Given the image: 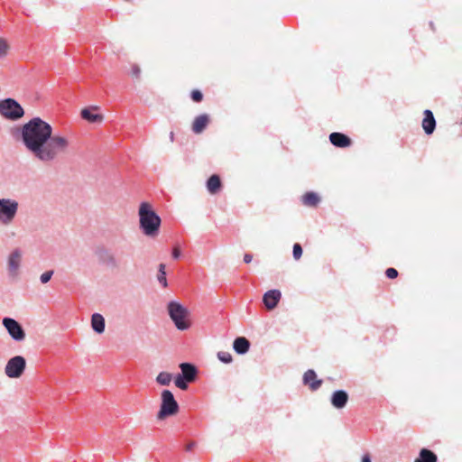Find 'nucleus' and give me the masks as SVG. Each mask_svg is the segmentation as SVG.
<instances>
[{"mask_svg":"<svg viewBox=\"0 0 462 462\" xmlns=\"http://www.w3.org/2000/svg\"><path fill=\"white\" fill-rule=\"evenodd\" d=\"M22 143L34 159L51 163L67 152L69 142L59 134H53L52 126L41 117H33L19 129Z\"/></svg>","mask_w":462,"mask_h":462,"instance_id":"1","label":"nucleus"},{"mask_svg":"<svg viewBox=\"0 0 462 462\" xmlns=\"http://www.w3.org/2000/svg\"><path fill=\"white\" fill-rule=\"evenodd\" d=\"M167 311L178 330H188L191 327L190 311L180 302L170 301Z\"/></svg>","mask_w":462,"mask_h":462,"instance_id":"2","label":"nucleus"},{"mask_svg":"<svg viewBox=\"0 0 462 462\" xmlns=\"http://www.w3.org/2000/svg\"><path fill=\"white\" fill-rule=\"evenodd\" d=\"M19 202L11 198H0V224L10 226L15 220L19 211Z\"/></svg>","mask_w":462,"mask_h":462,"instance_id":"3","label":"nucleus"},{"mask_svg":"<svg viewBox=\"0 0 462 462\" xmlns=\"http://www.w3.org/2000/svg\"><path fill=\"white\" fill-rule=\"evenodd\" d=\"M179 412V404L176 402L172 393L169 390H163L162 393V403L157 418L164 420L167 417L174 416Z\"/></svg>","mask_w":462,"mask_h":462,"instance_id":"4","label":"nucleus"},{"mask_svg":"<svg viewBox=\"0 0 462 462\" xmlns=\"http://www.w3.org/2000/svg\"><path fill=\"white\" fill-rule=\"evenodd\" d=\"M0 115L8 120L16 121L23 116L24 110L16 100L5 98L0 101Z\"/></svg>","mask_w":462,"mask_h":462,"instance_id":"5","label":"nucleus"},{"mask_svg":"<svg viewBox=\"0 0 462 462\" xmlns=\"http://www.w3.org/2000/svg\"><path fill=\"white\" fill-rule=\"evenodd\" d=\"M26 360L22 356L10 358L5 367V373L9 378H19L24 372Z\"/></svg>","mask_w":462,"mask_h":462,"instance_id":"6","label":"nucleus"},{"mask_svg":"<svg viewBox=\"0 0 462 462\" xmlns=\"http://www.w3.org/2000/svg\"><path fill=\"white\" fill-rule=\"evenodd\" d=\"M23 252L19 248L14 249L7 257V273L9 278L16 279L20 274Z\"/></svg>","mask_w":462,"mask_h":462,"instance_id":"7","label":"nucleus"},{"mask_svg":"<svg viewBox=\"0 0 462 462\" xmlns=\"http://www.w3.org/2000/svg\"><path fill=\"white\" fill-rule=\"evenodd\" d=\"M161 222L160 217L146 203V236L155 238L159 234Z\"/></svg>","mask_w":462,"mask_h":462,"instance_id":"8","label":"nucleus"},{"mask_svg":"<svg viewBox=\"0 0 462 462\" xmlns=\"http://www.w3.org/2000/svg\"><path fill=\"white\" fill-rule=\"evenodd\" d=\"M3 326L14 341L21 342L24 340L26 337L25 331L17 320L8 317L4 318Z\"/></svg>","mask_w":462,"mask_h":462,"instance_id":"9","label":"nucleus"},{"mask_svg":"<svg viewBox=\"0 0 462 462\" xmlns=\"http://www.w3.org/2000/svg\"><path fill=\"white\" fill-rule=\"evenodd\" d=\"M281 298L282 293L279 290H270L263 294V301L265 308L272 310L276 308Z\"/></svg>","mask_w":462,"mask_h":462,"instance_id":"10","label":"nucleus"},{"mask_svg":"<svg viewBox=\"0 0 462 462\" xmlns=\"http://www.w3.org/2000/svg\"><path fill=\"white\" fill-rule=\"evenodd\" d=\"M95 255L98 258L100 262L106 265H115L116 260L109 249L103 245L97 246L95 248Z\"/></svg>","mask_w":462,"mask_h":462,"instance_id":"11","label":"nucleus"},{"mask_svg":"<svg viewBox=\"0 0 462 462\" xmlns=\"http://www.w3.org/2000/svg\"><path fill=\"white\" fill-rule=\"evenodd\" d=\"M303 383L308 385L311 391H316L321 386L322 380L318 379L314 370L309 369L303 374Z\"/></svg>","mask_w":462,"mask_h":462,"instance_id":"12","label":"nucleus"},{"mask_svg":"<svg viewBox=\"0 0 462 462\" xmlns=\"http://www.w3.org/2000/svg\"><path fill=\"white\" fill-rule=\"evenodd\" d=\"M98 109H99L98 106L86 107L81 110V113H80L81 117L89 123L100 124L103 121L104 116L101 114H94L93 113L94 110H98Z\"/></svg>","mask_w":462,"mask_h":462,"instance_id":"13","label":"nucleus"},{"mask_svg":"<svg viewBox=\"0 0 462 462\" xmlns=\"http://www.w3.org/2000/svg\"><path fill=\"white\" fill-rule=\"evenodd\" d=\"M348 402V394L343 390L335 391L331 396V404L336 409H343Z\"/></svg>","mask_w":462,"mask_h":462,"instance_id":"14","label":"nucleus"},{"mask_svg":"<svg viewBox=\"0 0 462 462\" xmlns=\"http://www.w3.org/2000/svg\"><path fill=\"white\" fill-rule=\"evenodd\" d=\"M423 116L424 117L421 124L422 128L427 134H431L436 127V120L434 118L433 113L430 110L426 109L423 112Z\"/></svg>","mask_w":462,"mask_h":462,"instance_id":"15","label":"nucleus"},{"mask_svg":"<svg viewBox=\"0 0 462 462\" xmlns=\"http://www.w3.org/2000/svg\"><path fill=\"white\" fill-rule=\"evenodd\" d=\"M329 141L337 147L346 148L351 144V139L341 133H332L329 134Z\"/></svg>","mask_w":462,"mask_h":462,"instance_id":"16","label":"nucleus"},{"mask_svg":"<svg viewBox=\"0 0 462 462\" xmlns=\"http://www.w3.org/2000/svg\"><path fill=\"white\" fill-rule=\"evenodd\" d=\"M91 328L97 334H102L106 328L105 318L99 313H94L91 316Z\"/></svg>","mask_w":462,"mask_h":462,"instance_id":"17","label":"nucleus"},{"mask_svg":"<svg viewBox=\"0 0 462 462\" xmlns=\"http://www.w3.org/2000/svg\"><path fill=\"white\" fill-rule=\"evenodd\" d=\"M208 123L209 117L208 115H199L194 119L191 129L195 134H200L205 130Z\"/></svg>","mask_w":462,"mask_h":462,"instance_id":"18","label":"nucleus"},{"mask_svg":"<svg viewBox=\"0 0 462 462\" xmlns=\"http://www.w3.org/2000/svg\"><path fill=\"white\" fill-rule=\"evenodd\" d=\"M181 369V376L186 379L187 382H193L196 378L197 370L196 367L189 363H182L180 365Z\"/></svg>","mask_w":462,"mask_h":462,"instance_id":"19","label":"nucleus"},{"mask_svg":"<svg viewBox=\"0 0 462 462\" xmlns=\"http://www.w3.org/2000/svg\"><path fill=\"white\" fill-rule=\"evenodd\" d=\"M233 347L237 354H245L249 350L250 343L243 337L235 339Z\"/></svg>","mask_w":462,"mask_h":462,"instance_id":"20","label":"nucleus"},{"mask_svg":"<svg viewBox=\"0 0 462 462\" xmlns=\"http://www.w3.org/2000/svg\"><path fill=\"white\" fill-rule=\"evenodd\" d=\"M221 180L218 175H212L207 181V189L211 194L217 193L221 189Z\"/></svg>","mask_w":462,"mask_h":462,"instance_id":"21","label":"nucleus"},{"mask_svg":"<svg viewBox=\"0 0 462 462\" xmlns=\"http://www.w3.org/2000/svg\"><path fill=\"white\" fill-rule=\"evenodd\" d=\"M415 462H437V456L427 448H422Z\"/></svg>","mask_w":462,"mask_h":462,"instance_id":"22","label":"nucleus"},{"mask_svg":"<svg viewBox=\"0 0 462 462\" xmlns=\"http://www.w3.org/2000/svg\"><path fill=\"white\" fill-rule=\"evenodd\" d=\"M319 200V197L314 192H307L302 197L303 204L309 207H316Z\"/></svg>","mask_w":462,"mask_h":462,"instance_id":"23","label":"nucleus"},{"mask_svg":"<svg viewBox=\"0 0 462 462\" xmlns=\"http://www.w3.org/2000/svg\"><path fill=\"white\" fill-rule=\"evenodd\" d=\"M165 269H166L165 264L161 263L159 265V272L157 274V280L162 285L163 288H166L168 286Z\"/></svg>","mask_w":462,"mask_h":462,"instance_id":"24","label":"nucleus"},{"mask_svg":"<svg viewBox=\"0 0 462 462\" xmlns=\"http://www.w3.org/2000/svg\"><path fill=\"white\" fill-rule=\"evenodd\" d=\"M172 376L170 373L162 372L158 374L156 381L162 385H169L171 382Z\"/></svg>","mask_w":462,"mask_h":462,"instance_id":"25","label":"nucleus"},{"mask_svg":"<svg viewBox=\"0 0 462 462\" xmlns=\"http://www.w3.org/2000/svg\"><path fill=\"white\" fill-rule=\"evenodd\" d=\"M141 73H142V69L139 65H137V64L131 65V70H130L129 74L132 77L134 81H137V82L141 81Z\"/></svg>","mask_w":462,"mask_h":462,"instance_id":"26","label":"nucleus"},{"mask_svg":"<svg viewBox=\"0 0 462 462\" xmlns=\"http://www.w3.org/2000/svg\"><path fill=\"white\" fill-rule=\"evenodd\" d=\"M10 46L7 41L4 38H0V60H4L9 52Z\"/></svg>","mask_w":462,"mask_h":462,"instance_id":"27","label":"nucleus"},{"mask_svg":"<svg viewBox=\"0 0 462 462\" xmlns=\"http://www.w3.org/2000/svg\"><path fill=\"white\" fill-rule=\"evenodd\" d=\"M217 358L225 364H229L233 360L232 355L226 351H219L217 353Z\"/></svg>","mask_w":462,"mask_h":462,"instance_id":"28","label":"nucleus"},{"mask_svg":"<svg viewBox=\"0 0 462 462\" xmlns=\"http://www.w3.org/2000/svg\"><path fill=\"white\" fill-rule=\"evenodd\" d=\"M139 222H140V228L144 233V201L140 203L139 206Z\"/></svg>","mask_w":462,"mask_h":462,"instance_id":"29","label":"nucleus"},{"mask_svg":"<svg viewBox=\"0 0 462 462\" xmlns=\"http://www.w3.org/2000/svg\"><path fill=\"white\" fill-rule=\"evenodd\" d=\"M174 383L175 385L181 390H186L188 388L187 381L181 376V374H178L176 376Z\"/></svg>","mask_w":462,"mask_h":462,"instance_id":"30","label":"nucleus"},{"mask_svg":"<svg viewBox=\"0 0 462 462\" xmlns=\"http://www.w3.org/2000/svg\"><path fill=\"white\" fill-rule=\"evenodd\" d=\"M293 257L295 260H299L302 255V248L300 244H294L293 245Z\"/></svg>","mask_w":462,"mask_h":462,"instance_id":"31","label":"nucleus"},{"mask_svg":"<svg viewBox=\"0 0 462 462\" xmlns=\"http://www.w3.org/2000/svg\"><path fill=\"white\" fill-rule=\"evenodd\" d=\"M190 96H191L192 100L197 103L202 101V99H203L202 93L198 89L192 90Z\"/></svg>","mask_w":462,"mask_h":462,"instance_id":"32","label":"nucleus"},{"mask_svg":"<svg viewBox=\"0 0 462 462\" xmlns=\"http://www.w3.org/2000/svg\"><path fill=\"white\" fill-rule=\"evenodd\" d=\"M52 275H53V271H47V272L43 273L40 277L41 282L47 283L51 279Z\"/></svg>","mask_w":462,"mask_h":462,"instance_id":"33","label":"nucleus"},{"mask_svg":"<svg viewBox=\"0 0 462 462\" xmlns=\"http://www.w3.org/2000/svg\"><path fill=\"white\" fill-rule=\"evenodd\" d=\"M385 274L389 279H394L398 276V272L396 269L391 267L385 271Z\"/></svg>","mask_w":462,"mask_h":462,"instance_id":"34","label":"nucleus"},{"mask_svg":"<svg viewBox=\"0 0 462 462\" xmlns=\"http://www.w3.org/2000/svg\"><path fill=\"white\" fill-rule=\"evenodd\" d=\"M180 255V251L178 247H174L173 250H172V257L177 259L179 258Z\"/></svg>","mask_w":462,"mask_h":462,"instance_id":"35","label":"nucleus"},{"mask_svg":"<svg viewBox=\"0 0 462 462\" xmlns=\"http://www.w3.org/2000/svg\"><path fill=\"white\" fill-rule=\"evenodd\" d=\"M252 260H253V255H252V254H245L244 255V261H245V263H251V262H252Z\"/></svg>","mask_w":462,"mask_h":462,"instance_id":"36","label":"nucleus"},{"mask_svg":"<svg viewBox=\"0 0 462 462\" xmlns=\"http://www.w3.org/2000/svg\"><path fill=\"white\" fill-rule=\"evenodd\" d=\"M195 446H196V443H195V442H190V443H189V444L186 446V450H187V451H191Z\"/></svg>","mask_w":462,"mask_h":462,"instance_id":"37","label":"nucleus"},{"mask_svg":"<svg viewBox=\"0 0 462 462\" xmlns=\"http://www.w3.org/2000/svg\"><path fill=\"white\" fill-rule=\"evenodd\" d=\"M362 462H372L370 456L368 454L364 455L362 457Z\"/></svg>","mask_w":462,"mask_h":462,"instance_id":"38","label":"nucleus"}]
</instances>
